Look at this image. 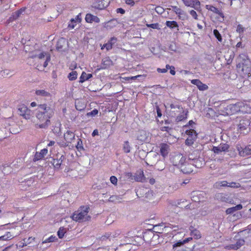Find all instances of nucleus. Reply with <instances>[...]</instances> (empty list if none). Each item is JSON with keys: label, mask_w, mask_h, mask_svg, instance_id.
Returning a JSON list of instances; mask_svg holds the SVG:
<instances>
[{"label": "nucleus", "mask_w": 251, "mask_h": 251, "mask_svg": "<svg viewBox=\"0 0 251 251\" xmlns=\"http://www.w3.org/2000/svg\"><path fill=\"white\" fill-rule=\"evenodd\" d=\"M65 159V156L63 155H58L57 158H54L52 160V165L55 168L58 169L60 168L63 161Z\"/></svg>", "instance_id": "12"}, {"label": "nucleus", "mask_w": 251, "mask_h": 251, "mask_svg": "<svg viewBox=\"0 0 251 251\" xmlns=\"http://www.w3.org/2000/svg\"><path fill=\"white\" fill-rule=\"evenodd\" d=\"M135 181L138 182H145L146 181V178L144 176L143 171H141L134 176Z\"/></svg>", "instance_id": "19"}, {"label": "nucleus", "mask_w": 251, "mask_h": 251, "mask_svg": "<svg viewBox=\"0 0 251 251\" xmlns=\"http://www.w3.org/2000/svg\"><path fill=\"white\" fill-rule=\"evenodd\" d=\"M56 240H57V238L55 236H50V237L46 239L45 241H43V243H50V242H53L55 241Z\"/></svg>", "instance_id": "39"}, {"label": "nucleus", "mask_w": 251, "mask_h": 251, "mask_svg": "<svg viewBox=\"0 0 251 251\" xmlns=\"http://www.w3.org/2000/svg\"><path fill=\"white\" fill-rule=\"evenodd\" d=\"M36 58L39 60L40 64L43 63L44 68H45L48 66V63L50 60V55L45 52L40 53L37 55Z\"/></svg>", "instance_id": "4"}, {"label": "nucleus", "mask_w": 251, "mask_h": 251, "mask_svg": "<svg viewBox=\"0 0 251 251\" xmlns=\"http://www.w3.org/2000/svg\"><path fill=\"white\" fill-rule=\"evenodd\" d=\"M213 33L215 36V37L217 39L218 41L221 42L222 41V38L221 35V34L217 29H214L213 30Z\"/></svg>", "instance_id": "36"}, {"label": "nucleus", "mask_w": 251, "mask_h": 251, "mask_svg": "<svg viewBox=\"0 0 251 251\" xmlns=\"http://www.w3.org/2000/svg\"><path fill=\"white\" fill-rule=\"evenodd\" d=\"M120 198L117 196H112L109 198V201L111 202H119L120 201Z\"/></svg>", "instance_id": "40"}, {"label": "nucleus", "mask_w": 251, "mask_h": 251, "mask_svg": "<svg viewBox=\"0 0 251 251\" xmlns=\"http://www.w3.org/2000/svg\"><path fill=\"white\" fill-rule=\"evenodd\" d=\"M98 112H98V110L97 109H94L92 111L87 113L86 115L88 117H89V116L94 117V116H95L96 115H97L98 114Z\"/></svg>", "instance_id": "42"}, {"label": "nucleus", "mask_w": 251, "mask_h": 251, "mask_svg": "<svg viewBox=\"0 0 251 251\" xmlns=\"http://www.w3.org/2000/svg\"><path fill=\"white\" fill-rule=\"evenodd\" d=\"M65 141L68 143H71L75 139V133L70 130H67L64 134Z\"/></svg>", "instance_id": "17"}, {"label": "nucleus", "mask_w": 251, "mask_h": 251, "mask_svg": "<svg viewBox=\"0 0 251 251\" xmlns=\"http://www.w3.org/2000/svg\"><path fill=\"white\" fill-rule=\"evenodd\" d=\"M166 68L167 69H170V74L172 75H175V74H176V72H175V68L174 66H170L169 65H166Z\"/></svg>", "instance_id": "43"}, {"label": "nucleus", "mask_w": 251, "mask_h": 251, "mask_svg": "<svg viewBox=\"0 0 251 251\" xmlns=\"http://www.w3.org/2000/svg\"><path fill=\"white\" fill-rule=\"evenodd\" d=\"M167 70H168V69H167L166 67V68H163V69L158 68L157 69V72L158 73H165L167 72Z\"/></svg>", "instance_id": "55"}, {"label": "nucleus", "mask_w": 251, "mask_h": 251, "mask_svg": "<svg viewBox=\"0 0 251 251\" xmlns=\"http://www.w3.org/2000/svg\"><path fill=\"white\" fill-rule=\"evenodd\" d=\"M53 112L52 109L46 104H40L36 113V118L39 121L36 126L40 128H45L50 124V119L52 116Z\"/></svg>", "instance_id": "1"}, {"label": "nucleus", "mask_w": 251, "mask_h": 251, "mask_svg": "<svg viewBox=\"0 0 251 251\" xmlns=\"http://www.w3.org/2000/svg\"><path fill=\"white\" fill-rule=\"evenodd\" d=\"M182 110V112L180 113V115L177 116L176 118V121L177 122L182 121V120L186 119L187 118V113L185 112L184 110Z\"/></svg>", "instance_id": "29"}, {"label": "nucleus", "mask_w": 251, "mask_h": 251, "mask_svg": "<svg viewBox=\"0 0 251 251\" xmlns=\"http://www.w3.org/2000/svg\"><path fill=\"white\" fill-rule=\"evenodd\" d=\"M66 229L64 227H61L59 228V230L57 231V235L60 239H62L66 232Z\"/></svg>", "instance_id": "30"}, {"label": "nucleus", "mask_w": 251, "mask_h": 251, "mask_svg": "<svg viewBox=\"0 0 251 251\" xmlns=\"http://www.w3.org/2000/svg\"><path fill=\"white\" fill-rule=\"evenodd\" d=\"M172 8L173 10L179 17V18H181V15H184V12L177 6H172Z\"/></svg>", "instance_id": "27"}, {"label": "nucleus", "mask_w": 251, "mask_h": 251, "mask_svg": "<svg viewBox=\"0 0 251 251\" xmlns=\"http://www.w3.org/2000/svg\"><path fill=\"white\" fill-rule=\"evenodd\" d=\"M85 19L86 22L88 23H92L93 22L99 23L100 22V19L97 16L91 14H87Z\"/></svg>", "instance_id": "14"}, {"label": "nucleus", "mask_w": 251, "mask_h": 251, "mask_svg": "<svg viewBox=\"0 0 251 251\" xmlns=\"http://www.w3.org/2000/svg\"><path fill=\"white\" fill-rule=\"evenodd\" d=\"M192 201L195 202H198L200 201L199 198L196 195H193L192 198Z\"/></svg>", "instance_id": "52"}, {"label": "nucleus", "mask_w": 251, "mask_h": 251, "mask_svg": "<svg viewBox=\"0 0 251 251\" xmlns=\"http://www.w3.org/2000/svg\"><path fill=\"white\" fill-rule=\"evenodd\" d=\"M13 237H14V236L13 235H12L10 232H6L4 235L0 236V238H1V240H3V241L9 240Z\"/></svg>", "instance_id": "26"}, {"label": "nucleus", "mask_w": 251, "mask_h": 251, "mask_svg": "<svg viewBox=\"0 0 251 251\" xmlns=\"http://www.w3.org/2000/svg\"><path fill=\"white\" fill-rule=\"evenodd\" d=\"M142 76L141 75H137L136 76H133L131 77H126L124 78L126 80L129 81L130 80H134L136 79L137 78Z\"/></svg>", "instance_id": "49"}, {"label": "nucleus", "mask_w": 251, "mask_h": 251, "mask_svg": "<svg viewBox=\"0 0 251 251\" xmlns=\"http://www.w3.org/2000/svg\"><path fill=\"white\" fill-rule=\"evenodd\" d=\"M228 187L234 188H237L240 187V184L239 183L231 182L228 183Z\"/></svg>", "instance_id": "41"}, {"label": "nucleus", "mask_w": 251, "mask_h": 251, "mask_svg": "<svg viewBox=\"0 0 251 251\" xmlns=\"http://www.w3.org/2000/svg\"><path fill=\"white\" fill-rule=\"evenodd\" d=\"M147 26L148 27H151L153 29H159V25L157 23L155 24H147Z\"/></svg>", "instance_id": "46"}, {"label": "nucleus", "mask_w": 251, "mask_h": 251, "mask_svg": "<svg viewBox=\"0 0 251 251\" xmlns=\"http://www.w3.org/2000/svg\"><path fill=\"white\" fill-rule=\"evenodd\" d=\"M74 19L75 20V21H76V22L77 23H80L81 22V14L79 13V14H78Z\"/></svg>", "instance_id": "56"}, {"label": "nucleus", "mask_w": 251, "mask_h": 251, "mask_svg": "<svg viewBox=\"0 0 251 251\" xmlns=\"http://www.w3.org/2000/svg\"><path fill=\"white\" fill-rule=\"evenodd\" d=\"M130 146L128 141H125L123 145V151L125 153H129L130 151Z\"/></svg>", "instance_id": "32"}, {"label": "nucleus", "mask_w": 251, "mask_h": 251, "mask_svg": "<svg viewBox=\"0 0 251 251\" xmlns=\"http://www.w3.org/2000/svg\"><path fill=\"white\" fill-rule=\"evenodd\" d=\"M192 239V237H189V238H187L183 240V241L184 244H185L186 243H188L190 241H191Z\"/></svg>", "instance_id": "59"}, {"label": "nucleus", "mask_w": 251, "mask_h": 251, "mask_svg": "<svg viewBox=\"0 0 251 251\" xmlns=\"http://www.w3.org/2000/svg\"><path fill=\"white\" fill-rule=\"evenodd\" d=\"M116 11L118 13H120L122 14H124L125 13V10L122 8H117Z\"/></svg>", "instance_id": "57"}, {"label": "nucleus", "mask_w": 251, "mask_h": 251, "mask_svg": "<svg viewBox=\"0 0 251 251\" xmlns=\"http://www.w3.org/2000/svg\"><path fill=\"white\" fill-rule=\"evenodd\" d=\"M166 25L168 27H169L171 28L178 27V25H177V23L175 21H168L166 22Z\"/></svg>", "instance_id": "31"}, {"label": "nucleus", "mask_w": 251, "mask_h": 251, "mask_svg": "<svg viewBox=\"0 0 251 251\" xmlns=\"http://www.w3.org/2000/svg\"><path fill=\"white\" fill-rule=\"evenodd\" d=\"M110 180L111 183L114 185H116L117 183V178L115 176H111L110 178Z\"/></svg>", "instance_id": "50"}, {"label": "nucleus", "mask_w": 251, "mask_h": 251, "mask_svg": "<svg viewBox=\"0 0 251 251\" xmlns=\"http://www.w3.org/2000/svg\"><path fill=\"white\" fill-rule=\"evenodd\" d=\"M236 47L237 48H243V47L242 46V44L241 42H238L236 45Z\"/></svg>", "instance_id": "63"}, {"label": "nucleus", "mask_w": 251, "mask_h": 251, "mask_svg": "<svg viewBox=\"0 0 251 251\" xmlns=\"http://www.w3.org/2000/svg\"><path fill=\"white\" fill-rule=\"evenodd\" d=\"M184 4L187 7L194 8L197 11H200L201 2L199 0H182Z\"/></svg>", "instance_id": "5"}, {"label": "nucleus", "mask_w": 251, "mask_h": 251, "mask_svg": "<svg viewBox=\"0 0 251 251\" xmlns=\"http://www.w3.org/2000/svg\"><path fill=\"white\" fill-rule=\"evenodd\" d=\"M170 107L172 111L173 112L176 111L175 110H176V111H180V110H182V108L178 104H171Z\"/></svg>", "instance_id": "33"}, {"label": "nucleus", "mask_w": 251, "mask_h": 251, "mask_svg": "<svg viewBox=\"0 0 251 251\" xmlns=\"http://www.w3.org/2000/svg\"><path fill=\"white\" fill-rule=\"evenodd\" d=\"M183 244H184L183 243V240L182 241L179 240L173 245V248H175L176 247H180Z\"/></svg>", "instance_id": "51"}, {"label": "nucleus", "mask_w": 251, "mask_h": 251, "mask_svg": "<svg viewBox=\"0 0 251 251\" xmlns=\"http://www.w3.org/2000/svg\"><path fill=\"white\" fill-rule=\"evenodd\" d=\"M57 144H58L59 146H60V147H67L68 146L69 143H68L67 141H61V142H57Z\"/></svg>", "instance_id": "48"}, {"label": "nucleus", "mask_w": 251, "mask_h": 251, "mask_svg": "<svg viewBox=\"0 0 251 251\" xmlns=\"http://www.w3.org/2000/svg\"><path fill=\"white\" fill-rule=\"evenodd\" d=\"M19 114L26 120H29L33 116L32 111L25 105H21L18 108Z\"/></svg>", "instance_id": "3"}, {"label": "nucleus", "mask_w": 251, "mask_h": 251, "mask_svg": "<svg viewBox=\"0 0 251 251\" xmlns=\"http://www.w3.org/2000/svg\"><path fill=\"white\" fill-rule=\"evenodd\" d=\"M92 77L91 74H86L85 72H83L79 78V82L83 83L84 81L88 80Z\"/></svg>", "instance_id": "23"}, {"label": "nucleus", "mask_w": 251, "mask_h": 251, "mask_svg": "<svg viewBox=\"0 0 251 251\" xmlns=\"http://www.w3.org/2000/svg\"><path fill=\"white\" fill-rule=\"evenodd\" d=\"M117 41V39L115 37H112L111 38L110 41H109L108 43L104 44L101 47V49L103 50L104 48L106 49L107 50H109L112 48V45L113 43L112 42H115Z\"/></svg>", "instance_id": "21"}, {"label": "nucleus", "mask_w": 251, "mask_h": 251, "mask_svg": "<svg viewBox=\"0 0 251 251\" xmlns=\"http://www.w3.org/2000/svg\"><path fill=\"white\" fill-rule=\"evenodd\" d=\"M186 134L188 136H194L197 137L196 132L194 129H189L186 131Z\"/></svg>", "instance_id": "38"}, {"label": "nucleus", "mask_w": 251, "mask_h": 251, "mask_svg": "<svg viewBox=\"0 0 251 251\" xmlns=\"http://www.w3.org/2000/svg\"><path fill=\"white\" fill-rule=\"evenodd\" d=\"M157 116L159 117H160L162 116L161 112L158 108L157 109Z\"/></svg>", "instance_id": "61"}, {"label": "nucleus", "mask_w": 251, "mask_h": 251, "mask_svg": "<svg viewBox=\"0 0 251 251\" xmlns=\"http://www.w3.org/2000/svg\"><path fill=\"white\" fill-rule=\"evenodd\" d=\"M55 144V142L53 141H50L49 143L48 144V146L50 147L54 145Z\"/></svg>", "instance_id": "64"}, {"label": "nucleus", "mask_w": 251, "mask_h": 251, "mask_svg": "<svg viewBox=\"0 0 251 251\" xmlns=\"http://www.w3.org/2000/svg\"><path fill=\"white\" fill-rule=\"evenodd\" d=\"M159 152L162 156L165 157L168 156L170 151V145L166 143H161L159 146Z\"/></svg>", "instance_id": "8"}, {"label": "nucleus", "mask_w": 251, "mask_h": 251, "mask_svg": "<svg viewBox=\"0 0 251 251\" xmlns=\"http://www.w3.org/2000/svg\"><path fill=\"white\" fill-rule=\"evenodd\" d=\"M189 13H190V14L192 16V17L194 19H195V20L198 19V15L197 14V12L195 10H191L190 11Z\"/></svg>", "instance_id": "47"}, {"label": "nucleus", "mask_w": 251, "mask_h": 251, "mask_svg": "<svg viewBox=\"0 0 251 251\" xmlns=\"http://www.w3.org/2000/svg\"><path fill=\"white\" fill-rule=\"evenodd\" d=\"M192 84L197 86L198 89L201 91H204L208 89V87L207 85L202 83L199 79H192L191 81Z\"/></svg>", "instance_id": "11"}, {"label": "nucleus", "mask_w": 251, "mask_h": 251, "mask_svg": "<svg viewBox=\"0 0 251 251\" xmlns=\"http://www.w3.org/2000/svg\"><path fill=\"white\" fill-rule=\"evenodd\" d=\"M245 241L243 239H239L237 241L236 244L235 245H231L230 248L234 250H237L239 249L241 246L243 245Z\"/></svg>", "instance_id": "25"}, {"label": "nucleus", "mask_w": 251, "mask_h": 251, "mask_svg": "<svg viewBox=\"0 0 251 251\" xmlns=\"http://www.w3.org/2000/svg\"><path fill=\"white\" fill-rule=\"evenodd\" d=\"M242 207H243L242 205L241 204H239L234 207L227 208L226 211V214H232L234 212H235V211L241 209L242 208Z\"/></svg>", "instance_id": "22"}, {"label": "nucleus", "mask_w": 251, "mask_h": 251, "mask_svg": "<svg viewBox=\"0 0 251 251\" xmlns=\"http://www.w3.org/2000/svg\"><path fill=\"white\" fill-rule=\"evenodd\" d=\"M205 8L207 10L213 12V13L218 15L219 16H220L223 19H224V15L223 13L221 10H219L218 8L215 7V6H214L212 5H206L205 6Z\"/></svg>", "instance_id": "16"}, {"label": "nucleus", "mask_w": 251, "mask_h": 251, "mask_svg": "<svg viewBox=\"0 0 251 251\" xmlns=\"http://www.w3.org/2000/svg\"><path fill=\"white\" fill-rule=\"evenodd\" d=\"M185 158L183 157H181L180 159L179 164L180 165V168L182 172L184 174H189L193 172L192 165L187 164L186 163H184Z\"/></svg>", "instance_id": "6"}, {"label": "nucleus", "mask_w": 251, "mask_h": 251, "mask_svg": "<svg viewBox=\"0 0 251 251\" xmlns=\"http://www.w3.org/2000/svg\"><path fill=\"white\" fill-rule=\"evenodd\" d=\"M149 182L151 184L153 185L155 182V180L153 178H151L149 180Z\"/></svg>", "instance_id": "60"}, {"label": "nucleus", "mask_w": 251, "mask_h": 251, "mask_svg": "<svg viewBox=\"0 0 251 251\" xmlns=\"http://www.w3.org/2000/svg\"><path fill=\"white\" fill-rule=\"evenodd\" d=\"M171 129V128L169 127V126H162L161 127V130L162 131H167L169 132L170 130Z\"/></svg>", "instance_id": "54"}, {"label": "nucleus", "mask_w": 251, "mask_h": 251, "mask_svg": "<svg viewBox=\"0 0 251 251\" xmlns=\"http://www.w3.org/2000/svg\"><path fill=\"white\" fill-rule=\"evenodd\" d=\"M78 104V102H76L75 104V107H76V108L77 110L81 111V110H82L84 108V107H85L84 105L82 106L81 108H79Z\"/></svg>", "instance_id": "58"}, {"label": "nucleus", "mask_w": 251, "mask_h": 251, "mask_svg": "<svg viewBox=\"0 0 251 251\" xmlns=\"http://www.w3.org/2000/svg\"><path fill=\"white\" fill-rule=\"evenodd\" d=\"M77 22L74 19H72L68 24V27L71 29H73L75 27L77 24Z\"/></svg>", "instance_id": "37"}, {"label": "nucleus", "mask_w": 251, "mask_h": 251, "mask_svg": "<svg viewBox=\"0 0 251 251\" xmlns=\"http://www.w3.org/2000/svg\"><path fill=\"white\" fill-rule=\"evenodd\" d=\"M76 148L77 150H78V151H81L84 150V148H83V144H82V141L80 139H78L77 143V145H76Z\"/></svg>", "instance_id": "35"}, {"label": "nucleus", "mask_w": 251, "mask_h": 251, "mask_svg": "<svg viewBox=\"0 0 251 251\" xmlns=\"http://www.w3.org/2000/svg\"><path fill=\"white\" fill-rule=\"evenodd\" d=\"M244 106V103L243 102H238L235 104H230L228 106H227V107L228 109L232 110L231 112L232 113H234L235 112L240 111H243V110L241 109L242 107Z\"/></svg>", "instance_id": "9"}, {"label": "nucleus", "mask_w": 251, "mask_h": 251, "mask_svg": "<svg viewBox=\"0 0 251 251\" xmlns=\"http://www.w3.org/2000/svg\"><path fill=\"white\" fill-rule=\"evenodd\" d=\"M236 149L238 151L239 154L241 156H246L249 155H251V145H248L245 147H242L239 145H237Z\"/></svg>", "instance_id": "7"}, {"label": "nucleus", "mask_w": 251, "mask_h": 251, "mask_svg": "<svg viewBox=\"0 0 251 251\" xmlns=\"http://www.w3.org/2000/svg\"><path fill=\"white\" fill-rule=\"evenodd\" d=\"M197 137L194 136H188L187 139L185 141V143L186 145L190 146L193 144L194 142L196 139Z\"/></svg>", "instance_id": "34"}, {"label": "nucleus", "mask_w": 251, "mask_h": 251, "mask_svg": "<svg viewBox=\"0 0 251 251\" xmlns=\"http://www.w3.org/2000/svg\"><path fill=\"white\" fill-rule=\"evenodd\" d=\"M191 235L195 239H198L201 237L200 232L196 229H190Z\"/></svg>", "instance_id": "24"}, {"label": "nucleus", "mask_w": 251, "mask_h": 251, "mask_svg": "<svg viewBox=\"0 0 251 251\" xmlns=\"http://www.w3.org/2000/svg\"><path fill=\"white\" fill-rule=\"evenodd\" d=\"M89 209V207L88 206H80L73 214L71 218L75 222H80L84 219H87Z\"/></svg>", "instance_id": "2"}, {"label": "nucleus", "mask_w": 251, "mask_h": 251, "mask_svg": "<svg viewBox=\"0 0 251 251\" xmlns=\"http://www.w3.org/2000/svg\"><path fill=\"white\" fill-rule=\"evenodd\" d=\"M48 153V150L44 149L40 152H36L34 155V160L37 161L43 159Z\"/></svg>", "instance_id": "15"}, {"label": "nucleus", "mask_w": 251, "mask_h": 251, "mask_svg": "<svg viewBox=\"0 0 251 251\" xmlns=\"http://www.w3.org/2000/svg\"><path fill=\"white\" fill-rule=\"evenodd\" d=\"M77 73L76 71H73L71 73H70L68 75V79L71 80H75L77 78Z\"/></svg>", "instance_id": "28"}, {"label": "nucleus", "mask_w": 251, "mask_h": 251, "mask_svg": "<svg viewBox=\"0 0 251 251\" xmlns=\"http://www.w3.org/2000/svg\"><path fill=\"white\" fill-rule=\"evenodd\" d=\"M126 3L130 6H133L135 4V2L133 0H126Z\"/></svg>", "instance_id": "53"}, {"label": "nucleus", "mask_w": 251, "mask_h": 251, "mask_svg": "<svg viewBox=\"0 0 251 251\" xmlns=\"http://www.w3.org/2000/svg\"><path fill=\"white\" fill-rule=\"evenodd\" d=\"M206 111L209 114H210V113L212 114L214 112L213 109L211 108H208Z\"/></svg>", "instance_id": "62"}, {"label": "nucleus", "mask_w": 251, "mask_h": 251, "mask_svg": "<svg viewBox=\"0 0 251 251\" xmlns=\"http://www.w3.org/2000/svg\"><path fill=\"white\" fill-rule=\"evenodd\" d=\"M245 31V28L241 25H238L237 27L236 31L239 33H242Z\"/></svg>", "instance_id": "45"}, {"label": "nucleus", "mask_w": 251, "mask_h": 251, "mask_svg": "<svg viewBox=\"0 0 251 251\" xmlns=\"http://www.w3.org/2000/svg\"><path fill=\"white\" fill-rule=\"evenodd\" d=\"M37 96L43 97L45 98H50V94L45 90H37L35 92Z\"/></svg>", "instance_id": "20"}, {"label": "nucleus", "mask_w": 251, "mask_h": 251, "mask_svg": "<svg viewBox=\"0 0 251 251\" xmlns=\"http://www.w3.org/2000/svg\"><path fill=\"white\" fill-rule=\"evenodd\" d=\"M228 183L226 181H222L216 183V187L218 186H228Z\"/></svg>", "instance_id": "44"}, {"label": "nucleus", "mask_w": 251, "mask_h": 251, "mask_svg": "<svg viewBox=\"0 0 251 251\" xmlns=\"http://www.w3.org/2000/svg\"><path fill=\"white\" fill-rule=\"evenodd\" d=\"M250 122L248 119L245 118L240 121L238 125V128L240 131H243L247 128L250 126Z\"/></svg>", "instance_id": "13"}, {"label": "nucleus", "mask_w": 251, "mask_h": 251, "mask_svg": "<svg viewBox=\"0 0 251 251\" xmlns=\"http://www.w3.org/2000/svg\"><path fill=\"white\" fill-rule=\"evenodd\" d=\"M229 149V146L226 144H221L217 147H213L212 151L215 153H220L222 151H226Z\"/></svg>", "instance_id": "10"}, {"label": "nucleus", "mask_w": 251, "mask_h": 251, "mask_svg": "<svg viewBox=\"0 0 251 251\" xmlns=\"http://www.w3.org/2000/svg\"><path fill=\"white\" fill-rule=\"evenodd\" d=\"M177 205H180L181 207H185L186 209L193 208V206L194 205V203H190L189 204V202L187 201L181 199L179 200L177 202Z\"/></svg>", "instance_id": "18"}]
</instances>
